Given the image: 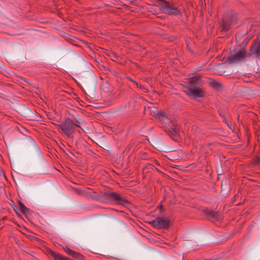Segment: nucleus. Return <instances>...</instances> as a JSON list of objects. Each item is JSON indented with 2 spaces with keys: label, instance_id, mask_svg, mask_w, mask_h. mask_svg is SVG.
<instances>
[{
  "label": "nucleus",
  "instance_id": "1",
  "mask_svg": "<svg viewBox=\"0 0 260 260\" xmlns=\"http://www.w3.org/2000/svg\"><path fill=\"white\" fill-rule=\"evenodd\" d=\"M76 122L77 123H76L70 118H67L63 122L58 125V126L67 137L73 138V135L75 132V128L78 127L82 128L81 126L78 124H80V122L78 120Z\"/></svg>",
  "mask_w": 260,
  "mask_h": 260
},
{
  "label": "nucleus",
  "instance_id": "2",
  "mask_svg": "<svg viewBox=\"0 0 260 260\" xmlns=\"http://www.w3.org/2000/svg\"><path fill=\"white\" fill-rule=\"evenodd\" d=\"M157 4L161 11L165 13L175 15H178L180 14V10L166 0H158L157 2Z\"/></svg>",
  "mask_w": 260,
  "mask_h": 260
},
{
  "label": "nucleus",
  "instance_id": "3",
  "mask_svg": "<svg viewBox=\"0 0 260 260\" xmlns=\"http://www.w3.org/2000/svg\"><path fill=\"white\" fill-rule=\"evenodd\" d=\"M104 196L109 198L111 201L114 202L118 205L124 206L127 203V201L125 198H122L115 192L106 191L104 192Z\"/></svg>",
  "mask_w": 260,
  "mask_h": 260
},
{
  "label": "nucleus",
  "instance_id": "4",
  "mask_svg": "<svg viewBox=\"0 0 260 260\" xmlns=\"http://www.w3.org/2000/svg\"><path fill=\"white\" fill-rule=\"evenodd\" d=\"M246 57H247L246 50L245 48H243L236 54L229 57L228 60L230 63H237L244 60Z\"/></svg>",
  "mask_w": 260,
  "mask_h": 260
},
{
  "label": "nucleus",
  "instance_id": "5",
  "mask_svg": "<svg viewBox=\"0 0 260 260\" xmlns=\"http://www.w3.org/2000/svg\"><path fill=\"white\" fill-rule=\"evenodd\" d=\"M247 57L254 56L260 59V41L255 42L251 46L249 52L247 53Z\"/></svg>",
  "mask_w": 260,
  "mask_h": 260
},
{
  "label": "nucleus",
  "instance_id": "6",
  "mask_svg": "<svg viewBox=\"0 0 260 260\" xmlns=\"http://www.w3.org/2000/svg\"><path fill=\"white\" fill-rule=\"evenodd\" d=\"M150 224L157 228L167 229L169 227V221L163 217H157L150 222Z\"/></svg>",
  "mask_w": 260,
  "mask_h": 260
},
{
  "label": "nucleus",
  "instance_id": "7",
  "mask_svg": "<svg viewBox=\"0 0 260 260\" xmlns=\"http://www.w3.org/2000/svg\"><path fill=\"white\" fill-rule=\"evenodd\" d=\"M198 86H188V94L196 97H203L204 95V91L201 87Z\"/></svg>",
  "mask_w": 260,
  "mask_h": 260
},
{
  "label": "nucleus",
  "instance_id": "8",
  "mask_svg": "<svg viewBox=\"0 0 260 260\" xmlns=\"http://www.w3.org/2000/svg\"><path fill=\"white\" fill-rule=\"evenodd\" d=\"M237 21V17L235 16H232L230 17L229 20L224 17L222 19V29L228 30L230 29L231 26L235 24Z\"/></svg>",
  "mask_w": 260,
  "mask_h": 260
},
{
  "label": "nucleus",
  "instance_id": "9",
  "mask_svg": "<svg viewBox=\"0 0 260 260\" xmlns=\"http://www.w3.org/2000/svg\"><path fill=\"white\" fill-rule=\"evenodd\" d=\"M180 127L177 124H173L172 126L168 127L166 129L167 133L170 136H178L179 134Z\"/></svg>",
  "mask_w": 260,
  "mask_h": 260
},
{
  "label": "nucleus",
  "instance_id": "10",
  "mask_svg": "<svg viewBox=\"0 0 260 260\" xmlns=\"http://www.w3.org/2000/svg\"><path fill=\"white\" fill-rule=\"evenodd\" d=\"M63 249L68 255L72 256L75 258L81 259L83 258V256L81 254L70 249L68 247H63Z\"/></svg>",
  "mask_w": 260,
  "mask_h": 260
},
{
  "label": "nucleus",
  "instance_id": "11",
  "mask_svg": "<svg viewBox=\"0 0 260 260\" xmlns=\"http://www.w3.org/2000/svg\"><path fill=\"white\" fill-rule=\"evenodd\" d=\"M189 85L188 86H201L202 84L201 78L199 76H196L189 79Z\"/></svg>",
  "mask_w": 260,
  "mask_h": 260
},
{
  "label": "nucleus",
  "instance_id": "12",
  "mask_svg": "<svg viewBox=\"0 0 260 260\" xmlns=\"http://www.w3.org/2000/svg\"><path fill=\"white\" fill-rule=\"evenodd\" d=\"M19 206L21 212L24 214L28 215L30 213V210L26 208L22 202H19Z\"/></svg>",
  "mask_w": 260,
  "mask_h": 260
},
{
  "label": "nucleus",
  "instance_id": "13",
  "mask_svg": "<svg viewBox=\"0 0 260 260\" xmlns=\"http://www.w3.org/2000/svg\"><path fill=\"white\" fill-rule=\"evenodd\" d=\"M19 206L21 212L24 214L28 215L30 213V210L26 208L22 202H19Z\"/></svg>",
  "mask_w": 260,
  "mask_h": 260
},
{
  "label": "nucleus",
  "instance_id": "14",
  "mask_svg": "<svg viewBox=\"0 0 260 260\" xmlns=\"http://www.w3.org/2000/svg\"><path fill=\"white\" fill-rule=\"evenodd\" d=\"M19 206L21 212L24 214L28 215L30 213V210L26 208L22 202H19Z\"/></svg>",
  "mask_w": 260,
  "mask_h": 260
},
{
  "label": "nucleus",
  "instance_id": "15",
  "mask_svg": "<svg viewBox=\"0 0 260 260\" xmlns=\"http://www.w3.org/2000/svg\"><path fill=\"white\" fill-rule=\"evenodd\" d=\"M206 213L210 217L218 219L219 218V214L217 212H214L213 211L207 210Z\"/></svg>",
  "mask_w": 260,
  "mask_h": 260
},
{
  "label": "nucleus",
  "instance_id": "16",
  "mask_svg": "<svg viewBox=\"0 0 260 260\" xmlns=\"http://www.w3.org/2000/svg\"><path fill=\"white\" fill-rule=\"evenodd\" d=\"M210 85L212 87H214V88H217V87H219L220 86V83H219L218 82H217V81H216L215 80H212V81H210Z\"/></svg>",
  "mask_w": 260,
  "mask_h": 260
},
{
  "label": "nucleus",
  "instance_id": "17",
  "mask_svg": "<svg viewBox=\"0 0 260 260\" xmlns=\"http://www.w3.org/2000/svg\"><path fill=\"white\" fill-rule=\"evenodd\" d=\"M138 88H139L140 89H141L144 92H146L147 91V89L142 85H139L138 86Z\"/></svg>",
  "mask_w": 260,
  "mask_h": 260
},
{
  "label": "nucleus",
  "instance_id": "18",
  "mask_svg": "<svg viewBox=\"0 0 260 260\" xmlns=\"http://www.w3.org/2000/svg\"><path fill=\"white\" fill-rule=\"evenodd\" d=\"M108 55L112 57V59H114V58H115L116 57V54L115 53H114L113 52H109V54H108Z\"/></svg>",
  "mask_w": 260,
  "mask_h": 260
},
{
  "label": "nucleus",
  "instance_id": "19",
  "mask_svg": "<svg viewBox=\"0 0 260 260\" xmlns=\"http://www.w3.org/2000/svg\"><path fill=\"white\" fill-rule=\"evenodd\" d=\"M149 11L153 14H155V11L153 8H150L149 9Z\"/></svg>",
  "mask_w": 260,
  "mask_h": 260
},
{
  "label": "nucleus",
  "instance_id": "20",
  "mask_svg": "<svg viewBox=\"0 0 260 260\" xmlns=\"http://www.w3.org/2000/svg\"><path fill=\"white\" fill-rule=\"evenodd\" d=\"M133 82L137 86V87H138V86L139 85L135 80L133 81Z\"/></svg>",
  "mask_w": 260,
  "mask_h": 260
},
{
  "label": "nucleus",
  "instance_id": "21",
  "mask_svg": "<svg viewBox=\"0 0 260 260\" xmlns=\"http://www.w3.org/2000/svg\"><path fill=\"white\" fill-rule=\"evenodd\" d=\"M161 114L162 115V118H167V117L165 115V113L161 112Z\"/></svg>",
  "mask_w": 260,
  "mask_h": 260
},
{
  "label": "nucleus",
  "instance_id": "22",
  "mask_svg": "<svg viewBox=\"0 0 260 260\" xmlns=\"http://www.w3.org/2000/svg\"><path fill=\"white\" fill-rule=\"evenodd\" d=\"M127 79H128L129 80H130L131 81L133 82V81H134L133 79H132L131 77H127Z\"/></svg>",
  "mask_w": 260,
  "mask_h": 260
},
{
  "label": "nucleus",
  "instance_id": "23",
  "mask_svg": "<svg viewBox=\"0 0 260 260\" xmlns=\"http://www.w3.org/2000/svg\"><path fill=\"white\" fill-rule=\"evenodd\" d=\"M87 190L88 191V193H90L92 191V190H91L89 188L87 189Z\"/></svg>",
  "mask_w": 260,
  "mask_h": 260
},
{
  "label": "nucleus",
  "instance_id": "24",
  "mask_svg": "<svg viewBox=\"0 0 260 260\" xmlns=\"http://www.w3.org/2000/svg\"><path fill=\"white\" fill-rule=\"evenodd\" d=\"M259 161H260V158H257V159L256 160V163H258Z\"/></svg>",
  "mask_w": 260,
  "mask_h": 260
}]
</instances>
